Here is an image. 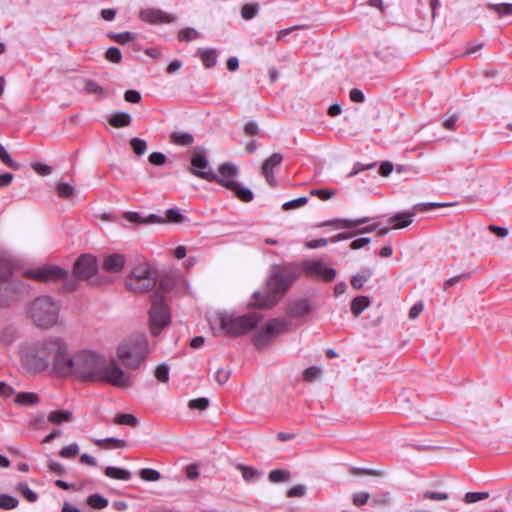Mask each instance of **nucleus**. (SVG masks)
<instances>
[{"instance_id":"1","label":"nucleus","mask_w":512,"mask_h":512,"mask_svg":"<svg viewBox=\"0 0 512 512\" xmlns=\"http://www.w3.org/2000/svg\"><path fill=\"white\" fill-rule=\"evenodd\" d=\"M70 360L69 371H65L64 376H74L85 382H106L118 388H128L134 382L133 376L125 372L115 359L106 363L104 358L94 351H78L70 354Z\"/></svg>"},{"instance_id":"2","label":"nucleus","mask_w":512,"mask_h":512,"mask_svg":"<svg viewBox=\"0 0 512 512\" xmlns=\"http://www.w3.org/2000/svg\"><path fill=\"white\" fill-rule=\"evenodd\" d=\"M70 352L67 343L60 337L50 336L34 343L23 355V363L33 372L51 369L53 373L64 376L69 371Z\"/></svg>"},{"instance_id":"3","label":"nucleus","mask_w":512,"mask_h":512,"mask_svg":"<svg viewBox=\"0 0 512 512\" xmlns=\"http://www.w3.org/2000/svg\"><path fill=\"white\" fill-rule=\"evenodd\" d=\"M298 274L289 269H277L269 277L265 294L255 292L253 294L255 306L259 308H271L286 293Z\"/></svg>"},{"instance_id":"4","label":"nucleus","mask_w":512,"mask_h":512,"mask_svg":"<svg viewBox=\"0 0 512 512\" xmlns=\"http://www.w3.org/2000/svg\"><path fill=\"white\" fill-rule=\"evenodd\" d=\"M149 354L148 341L143 334L132 335L121 341L116 351V362L129 370H137Z\"/></svg>"},{"instance_id":"5","label":"nucleus","mask_w":512,"mask_h":512,"mask_svg":"<svg viewBox=\"0 0 512 512\" xmlns=\"http://www.w3.org/2000/svg\"><path fill=\"white\" fill-rule=\"evenodd\" d=\"M60 305L51 296L35 298L28 307V317L34 325L42 329L55 326L59 319Z\"/></svg>"},{"instance_id":"6","label":"nucleus","mask_w":512,"mask_h":512,"mask_svg":"<svg viewBox=\"0 0 512 512\" xmlns=\"http://www.w3.org/2000/svg\"><path fill=\"white\" fill-rule=\"evenodd\" d=\"M263 319L262 314L251 312L241 316L219 315L220 328L230 336H238L253 330Z\"/></svg>"},{"instance_id":"7","label":"nucleus","mask_w":512,"mask_h":512,"mask_svg":"<svg viewBox=\"0 0 512 512\" xmlns=\"http://www.w3.org/2000/svg\"><path fill=\"white\" fill-rule=\"evenodd\" d=\"M156 283V272L146 262L134 267L125 281L126 288L136 294L150 291L156 286Z\"/></svg>"},{"instance_id":"8","label":"nucleus","mask_w":512,"mask_h":512,"mask_svg":"<svg viewBox=\"0 0 512 512\" xmlns=\"http://www.w3.org/2000/svg\"><path fill=\"white\" fill-rule=\"evenodd\" d=\"M290 323L283 318H273L266 322L252 338L257 349H264L270 346L278 335L289 331Z\"/></svg>"},{"instance_id":"9","label":"nucleus","mask_w":512,"mask_h":512,"mask_svg":"<svg viewBox=\"0 0 512 512\" xmlns=\"http://www.w3.org/2000/svg\"><path fill=\"white\" fill-rule=\"evenodd\" d=\"M151 303V308L148 312L149 329L153 336H157L163 328L169 325L171 316L159 292L152 295Z\"/></svg>"},{"instance_id":"10","label":"nucleus","mask_w":512,"mask_h":512,"mask_svg":"<svg viewBox=\"0 0 512 512\" xmlns=\"http://www.w3.org/2000/svg\"><path fill=\"white\" fill-rule=\"evenodd\" d=\"M28 285L19 280H9L0 275V308L10 307L19 295L28 292Z\"/></svg>"},{"instance_id":"11","label":"nucleus","mask_w":512,"mask_h":512,"mask_svg":"<svg viewBox=\"0 0 512 512\" xmlns=\"http://www.w3.org/2000/svg\"><path fill=\"white\" fill-rule=\"evenodd\" d=\"M23 275L35 281L50 283L66 280L68 278V271L59 266L44 265L33 269H27L23 272Z\"/></svg>"},{"instance_id":"12","label":"nucleus","mask_w":512,"mask_h":512,"mask_svg":"<svg viewBox=\"0 0 512 512\" xmlns=\"http://www.w3.org/2000/svg\"><path fill=\"white\" fill-rule=\"evenodd\" d=\"M302 269L307 277L326 282L333 281L337 275L336 270L322 260H306L302 264Z\"/></svg>"},{"instance_id":"13","label":"nucleus","mask_w":512,"mask_h":512,"mask_svg":"<svg viewBox=\"0 0 512 512\" xmlns=\"http://www.w3.org/2000/svg\"><path fill=\"white\" fill-rule=\"evenodd\" d=\"M202 151L203 149L200 147L195 149L191 158L190 172L201 179L212 182V179H216V173L209 167V162Z\"/></svg>"},{"instance_id":"14","label":"nucleus","mask_w":512,"mask_h":512,"mask_svg":"<svg viewBox=\"0 0 512 512\" xmlns=\"http://www.w3.org/2000/svg\"><path fill=\"white\" fill-rule=\"evenodd\" d=\"M97 270L96 258L92 255L84 254L75 261L73 273L77 279L89 280L96 274Z\"/></svg>"},{"instance_id":"15","label":"nucleus","mask_w":512,"mask_h":512,"mask_svg":"<svg viewBox=\"0 0 512 512\" xmlns=\"http://www.w3.org/2000/svg\"><path fill=\"white\" fill-rule=\"evenodd\" d=\"M218 171L219 175L216 174V179H212V182L215 181L228 189L235 188L234 178L238 174V168L234 164L226 162L219 166Z\"/></svg>"},{"instance_id":"16","label":"nucleus","mask_w":512,"mask_h":512,"mask_svg":"<svg viewBox=\"0 0 512 512\" xmlns=\"http://www.w3.org/2000/svg\"><path fill=\"white\" fill-rule=\"evenodd\" d=\"M139 17L142 21L148 22L150 24L171 23L175 20V17L156 8H147L142 10L139 14Z\"/></svg>"},{"instance_id":"17","label":"nucleus","mask_w":512,"mask_h":512,"mask_svg":"<svg viewBox=\"0 0 512 512\" xmlns=\"http://www.w3.org/2000/svg\"><path fill=\"white\" fill-rule=\"evenodd\" d=\"M283 157L280 153H273L262 164V174L266 178L268 184L272 187L276 186V178L273 169L282 163Z\"/></svg>"},{"instance_id":"18","label":"nucleus","mask_w":512,"mask_h":512,"mask_svg":"<svg viewBox=\"0 0 512 512\" xmlns=\"http://www.w3.org/2000/svg\"><path fill=\"white\" fill-rule=\"evenodd\" d=\"M311 310V305L307 299H295L288 302L286 313L292 318H302L308 315Z\"/></svg>"},{"instance_id":"19","label":"nucleus","mask_w":512,"mask_h":512,"mask_svg":"<svg viewBox=\"0 0 512 512\" xmlns=\"http://www.w3.org/2000/svg\"><path fill=\"white\" fill-rule=\"evenodd\" d=\"M126 263V257L120 253H113L106 256L103 260V270L110 273L120 272Z\"/></svg>"},{"instance_id":"20","label":"nucleus","mask_w":512,"mask_h":512,"mask_svg":"<svg viewBox=\"0 0 512 512\" xmlns=\"http://www.w3.org/2000/svg\"><path fill=\"white\" fill-rule=\"evenodd\" d=\"M415 216L414 211H404L394 214L388 219L389 223H395L392 229H402L408 227Z\"/></svg>"},{"instance_id":"21","label":"nucleus","mask_w":512,"mask_h":512,"mask_svg":"<svg viewBox=\"0 0 512 512\" xmlns=\"http://www.w3.org/2000/svg\"><path fill=\"white\" fill-rule=\"evenodd\" d=\"M369 221L368 217L358 219H333L323 223L324 226H334L336 229H348Z\"/></svg>"},{"instance_id":"22","label":"nucleus","mask_w":512,"mask_h":512,"mask_svg":"<svg viewBox=\"0 0 512 512\" xmlns=\"http://www.w3.org/2000/svg\"><path fill=\"white\" fill-rule=\"evenodd\" d=\"M124 217L129 222H134V223H141V224L165 223V220L162 217L155 215V214H150L147 217H143L137 212H126Z\"/></svg>"},{"instance_id":"23","label":"nucleus","mask_w":512,"mask_h":512,"mask_svg":"<svg viewBox=\"0 0 512 512\" xmlns=\"http://www.w3.org/2000/svg\"><path fill=\"white\" fill-rule=\"evenodd\" d=\"M47 420L52 424L60 425L65 422H72L74 415L70 410L66 409L53 410L48 414Z\"/></svg>"},{"instance_id":"24","label":"nucleus","mask_w":512,"mask_h":512,"mask_svg":"<svg viewBox=\"0 0 512 512\" xmlns=\"http://www.w3.org/2000/svg\"><path fill=\"white\" fill-rule=\"evenodd\" d=\"M108 122L115 128L125 127L130 125L131 116L127 112L118 111L109 116Z\"/></svg>"},{"instance_id":"25","label":"nucleus","mask_w":512,"mask_h":512,"mask_svg":"<svg viewBox=\"0 0 512 512\" xmlns=\"http://www.w3.org/2000/svg\"><path fill=\"white\" fill-rule=\"evenodd\" d=\"M171 142L179 146H190L194 142V137L188 132L174 131L171 134Z\"/></svg>"},{"instance_id":"26","label":"nucleus","mask_w":512,"mask_h":512,"mask_svg":"<svg viewBox=\"0 0 512 512\" xmlns=\"http://www.w3.org/2000/svg\"><path fill=\"white\" fill-rule=\"evenodd\" d=\"M15 403L22 406H33L39 402V397L34 392H21L15 397Z\"/></svg>"},{"instance_id":"27","label":"nucleus","mask_w":512,"mask_h":512,"mask_svg":"<svg viewBox=\"0 0 512 512\" xmlns=\"http://www.w3.org/2000/svg\"><path fill=\"white\" fill-rule=\"evenodd\" d=\"M370 305V299L367 296H357L351 302V312L359 316Z\"/></svg>"},{"instance_id":"28","label":"nucleus","mask_w":512,"mask_h":512,"mask_svg":"<svg viewBox=\"0 0 512 512\" xmlns=\"http://www.w3.org/2000/svg\"><path fill=\"white\" fill-rule=\"evenodd\" d=\"M237 468L240 470L243 479L246 482H252L257 480L259 477L262 476V472L259 470L254 469L251 466H247L244 464H238Z\"/></svg>"},{"instance_id":"29","label":"nucleus","mask_w":512,"mask_h":512,"mask_svg":"<svg viewBox=\"0 0 512 512\" xmlns=\"http://www.w3.org/2000/svg\"><path fill=\"white\" fill-rule=\"evenodd\" d=\"M105 475L109 478L118 479V480H129L131 478V473L128 470L109 466L106 467L104 471Z\"/></svg>"},{"instance_id":"30","label":"nucleus","mask_w":512,"mask_h":512,"mask_svg":"<svg viewBox=\"0 0 512 512\" xmlns=\"http://www.w3.org/2000/svg\"><path fill=\"white\" fill-rule=\"evenodd\" d=\"M95 443L100 448H124L127 445L124 439H118L114 437L99 439Z\"/></svg>"},{"instance_id":"31","label":"nucleus","mask_w":512,"mask_h":512,"mask_svg":"<svg viewBox=\"0 0 512 512\" xmlns=\"http://www.w3.org/2000/svg\"><path fill=\"white\" fill-rule=\"evenodd\" d=\"M18 333L16 328L8 326L0 332V341L5 346H10L17 339Z\"/></svg>"},{"instance_id":"32","label":"nucleus","mask_w":512,"mask_h":512,"mask_svg":"<svg viewBox=\"0 0 512 512\" xmlns=\"http://www.w3.org/2000/svg\"><path fill=\"white\" fill-rule=\"evenodd\" d=\"M373 275V271L370 268H365L362 274L354 275L351 279V286L359 290L363 287L364 283L371 278Z\"/></svg>"},{"instance_id":"33","label":"nucleus","mask_w":512,"mask_h":512,"mask_svg":"<svg viewBox=\"0 0 512 512\" xmlns=\"http://www.w3.org/2000/svg\"><path fill=\"white\" fill-rule=\"evenodd\" d=\"M82 91H84L87 94H92V95L105 96V94H106V92L102 86H100L94 80H90V79L84 80V86L82 88Z\"/></svg>"},{"instance_id":"34","label":"nucleus","mask_w":512,"mask_h":512,"mask_svg":"<svg viewBox=\"0 0 512 512\" xmlns=\"http://www.w3.org/2000/svg\"><path fill=\"white\" fill-rule=\"evenodd\" d=\"M200 58L206 68H211L217 63V54L214 49L201 50Z\"/></svg>"},{"instance_id":"35","label":"nucleus","mask_w":512,"mask_h":512,"mask_svg":"<svg viewBox=\"0 0 512 512\" xmlns=\"http://www.w3.org/2000/svg\"><path fill=\"white\" fill-rule=\"evenodd\" d=\"M114 423L117 425H126V426H130V427H135L138 425V420L132 414L120 413L115 416Z\"/></svg>"},{"instance_id":"36","label":"nucleus","mask_w":512,"mask_h":512,"mask_svg":"<svg viewBox=\"0 0 512 512\" xmlns=\"http://www.w3.org/2000/svg\"><path fill=\"white\" fill-rule=\"evenodd\" d=\"M229 190L233 191L236 197L243 202H251L254 198L253 192L245 187H240L236 182L235 188H230Z\"/></svg>"},{"instance_id":"37","label":"nucleus","mask_w":512,"mask_h":512,"mask_svg":"<svg viewBox=\"0 0 512 512\" xmlns=\"http://www.w3.org/2000/svg\"><path fill=\"white\" fill-rule=\"evenodd\" d=\"M488 8L498 14L499 17L512 16V4L511 3H500L493 4L489 3Z\"/></svg>"},{"instance_id":"38","label":"nucleus","mask_w":512,"mask_h":512,"mask_svg":"<svg viewBox=\"0 0 512 512\" xmlns=\"http://www.w3.org/2000/svg\"><path fill=\"white\" fill-rule=\"evenodd\" d=\"M178 40L181 42H190L200 37V33L191 27H186L179 31Z\"/></svg>"},{"instance_id":"39","label":"nucleus","mask_w":512,"mask_h":512,"mask_svg":"<svg viewBox=\"0 0 512 512\" xmlns=\"http://www.w3.org/2000/svg\"><path fill=\"white\" fill-rule=\"evenodd\" d=\"M19 504L17 498L8 495V494H0V509L2 510H12L15 509Z\"/></svg>"},{"instance_id":"40","label":"nucleus","mask_w":512,"mask_h":512,"mask_svg":"<svg viewBox=\"0 0 512 512\" xmlns=\"http://www.w3.org/2000/svg\"><path fill=\"white\" fill-rule=\"evenodd\" d=\"M87 504L95 509H103L107 507L108 500L100 494H92L87 498Z\"/></svg>"},{"instance_id":"41","label":"nucleus","mask_w":512,"mask_h":512,"mask_svg":"<svg viewBox=\"0 0 512 512\" xmlns=\"http://www.w3.org/2000/svg\"><path fill=\"white\" fill-rule=\"evenodd\" d=\"M130 146L137 156H142L147 150L146 141L137 137L130 140Z\"/></svg>"},{"instance_id":"42","label":"nucleus","mask_w":512,"mask_h":512,"mask_svg":"<svg viewBox=\"0 0 512 512\" xmlns=\"http://www.w3.org/2000/svg\"><path fill=\"white\" fill-rule=\"evenodd\" d=\"M108 36L116 41L117 43L124 45L132 40H134L135 35L132 32H122V33H109Z\"/></svg>"},{"instance_id":"43","label":"nucleus","mask_w":512,"mask_h":512,"mask_svg":"<svg viewBox=\"0 0 512 512\" xmlns=\"http://www.w3.org/2000/svg\"><path fill=\"white\" fill-rule=\"evenodd\" d=\"M19 491L29 502H35L38 499L37 494L32 491L26 483H19L17 485Z\"/></svg>"},{"instance_id":"44","label":"nucleus","mask_w":512,"mask_h":512,"mask_svg":"<svg viewBox=\"0 0 512 512\" xmlns=\"http://www.w3.org/2000/svg\"><path fill=\"white\" fill-rule=\"evenodd\" d=\"M370 498L371 496L368 492L360 491L352 495V502L354 506L361 507L366 505Z\"/></svg>"},{"instance_id":"45","label":"nucleus","mask_w":512,"mask_h":512,"mask_svg":"<svg viewBox=\"0 0 512 512\" xmlns=\"http://www.w3.org/2000/svg\"><path fill=\"white\" fill-rule=\"evenodd\" d=\"M139 475L145 481H158L161 478L160 473L151 468L141 469Z\"/></svg>"},{"instance_id":"46","label":"nucleus","mask_w":512,"mask_h":512,"mask_svg":"<svg viewBox=\"0 0 512 512\" xmlns=\"http://www.w3.org/2000/svg\"><path fill=\"white\" fill-rule=\"evenodd\" d=\"M155 377L160 382L166 383L169 380V367L165 363L156 367Z\"/></svg>"},{"instance_id":"47","label":"nucleus","mask_w":512,"mask_h":512,"mask_svg":"<svg viewBox=\"0 0 512 512\" xmlns=\"http://www.w3.org/2000/svg\"><path fill=\"white\" fill-rule=\"evenodd\" d=\"M0 160L12 169H19L20 165L12 160L7 150L0 145Z\"/></svg>"},{"instance_id":"48","label":"nucleus","mask_w":512,"mask_h":512,"mask_svg":"<svg viewBox=\"0 0 512 512\" xmlns=\"http://www.w3.org/2000/svg\"><path fill=\"white\" fill-rule=\"evenodd\" d=\"M105 57L108 61L118 64L122 60L121 51L117 47H110L105 53Z\"/></svg>"},{"instance_id":"49","label":"nucleus","mask_w":512,"mask_h":512,"mask_svg":"<svg viewBox=\"0 0 512 512\" xmlns=\"http://www.w3.org/2000/svg\"><path fill=\"white\" fill-rule=\"evenodd\" d=\"M57 192L61 198H69L74 193V186L69 183H59L57 185Z\"/></svg>"},{"instance_id":"50","label":"nucleus","mask_w":512,"mask_h":512,"mask_svg":"<svg viewBox=\"0 0 512 512\" xmlns=\"http://www.w3.org/2000/svg\"><path fill=\"white\" fill-rule=\"evenodd\" d=\"M257 12H258L257 4H245L242 7L241 15L244 19L250 20L256 16Z\"/></svg>"},{"instance_id":"51","label":"nucleus","mask_w":512,"mask_h":512,"mask_svg":"<svg viewBox=\"0 0 512 512\" xmlns=\"http://www.w3.org/2000/svg\"><path fill=\"white\" fill-rule=\"evenodd\" d=\"M79 453V446L76 443H72L68 446L63 447L59 451V455L63 458H72Z\"/></svg>"},{"instance_id":"52","label":"nucleus","mask_w":512,"mask_h":512,"mask_svg":"<svg viewBox=\"0 0 512 512\" xmlns=\"http://www.w3.org/2000/svg\"><path fill=\"white\" fill-rule=\"evenodd\" d=\"M288 476L289 474L285 470L275 469L269 473L268 478L271 482L278 483L287 480Z\"/></svg>"},{"instance_id":"53","label":"nucleus","mask_w":512,"mask_h":512,"mask_svg":"<svg viewBox=\"0 0 512 512\" xmlns=\"http://www.w3.org/2000/svg\"><path fill=\"white\" fill-rule=\"evenodd\" d=\"M489 497L488 492H468L465 494L464 501L466 503H475Z\"/></svg>"},{"instance_id":"54","label":"nucleus","mask_w":512,"mask_h":512,"mask_svg":"<svg viewBox=\"0 0 512 512\" xmlns=\"http://www.w3.org/2000/svg\"><path fill=\"white\" fill-rule=\"evenodd\" d=\"M423 499L432 501H445L449 499V494L446 492L426 491L423 493Z\"/></svg>"},{"instance_id":"55","label":"nucleus","mask_w":512,"mask_h":512,"mask_svg":"<svg viewBox=\"0 0 512 512\" xmlns=\"http://www.w3.org/2000/svg\"><path fill=\"white\" fill-rule=\"evenodd\" d=\"M321 375V368L317 366H312L307 368L303 372V379L307 382H312L317 379Z\"/></svg>"},{"instance_id":"56","label":"nucleus","mask_w":512,"mask_h":512,"mask_svg":"<svg viewBox=\"0 0 512 512\" xmlns=\"http://www.w3.org/2000/svg\"><path fill=\"white\" fill-rule=\"evenodd\" d=\"M310 195L325 201L331 199L335 195V191L332 189H312Z\"/></svg>"},{"instance_id":"57","label":"nucleus","mask_w":512,"mask_h":512,"mask_svg":"<svg viewBox=\"0 0 512 512\" xmlns=\"http://www.w3.org/2000/svg\"><path fill=\"white\" fill-rule=\"evenodd\" d=\"M208 406H209V400H208V398H205V397L192 399L188 403V407L190 409L205 410Z\"/></svg>"},{"instance_id":"58","label":"nucleus","mask_w":512,"mask_h":512,"mask_svg":"<svg viewBox=\"0 0 512 512\" xmlns=\"http://www.w3.org/2000/svg\"><path fill=\"white\" fill-rule=\"evenodd\" d=\"M307 202H308L307 197H299V198L285 202L283 204V209L284 210L295 209V208L304 206Z\"/></svg>"},{"instance_id":"59","label":"nucleus","mask_w":512,"mask_h":512,"mask_svg":"<svg viewBox=\"0 0 512 512\" xmlns=\"http://www.w3.org/2000/svg\"><path fill=\"white\" fill-rule=\"evenodd\" d=\"M166 217L167 220L172 223H181L184 219V216L179 212V210L174 208L166 211Z\"/></svg>"},{"instance_id":"60","label":"nucleus","mask_w":512,"mask_h":512,"mask_svg":"<svg viewBox=\"0 0 512 512\" xmlns=\"http://www.w3.org/2000/svg\"><path fill=\"white\" fill-rule=\"evenodd\" d=\"M306 493V486L303 484H298L290 488L287 492V497L289 498H295V497H302Z\"/></svg>"},{"instance_id":"61","label":"nucleus","mask_w":512,"mask_h":512,"mask_svg":"<svg viewBox=\"0 0 512 512\" xmlns=\"http://www.w3.org/2000/svg\"><path fill=\"white\" fill-rule=\"evenodd\" d=\"M149 162L155 166H161L166 162V156L161 152H153L148 157Z\"/></svg>"},{"instance_id":"62","label":"nucleus","mask_w":512,"mask_h":512,"mask_svg":"<svg viewBox=\"0 0 512 512\" xmlns=\"http://www.w3.org/2000/svg\"><path fill=\"white\" fill-rule=\"evenodd\" d=\"M230 374H231V371L228 370V369H224V368H219L217 371H216V375H215V380L220 384V385H223L225 384L229 377H230Z\"/></svg>"},{"instance_id":"63","label":"nucleus","mask_w":512,"mask_h":512,"mask_svg":"<svg viewBox=\"0 0 512 512\" xmlns=\"http://www.w3.org/2000/svg\"><path fill=\"white\" fill-rule=\"evenodd\" d=\"M375 167V163H370V164H361V163H356L352 169V171L348 174L349 177H354L356 176L359 172L361 171H365V170H370V169H373Z\"/></svg>"},{"instance_id":"64","label":"nucleus","mask_w":512,"mask_h":512,"mask_svg":"<svg viewBox=\"0 0 512 512\" xmlns=\"http://www.w3.org/2000/svg\"><path fill=\"white\" fill-rule=\"evenodd\" d=\"M391 497L389 493H385L379 496H376L372 499L373 506H386L390 503Z\"/></svg>"}]
</instances>
